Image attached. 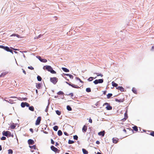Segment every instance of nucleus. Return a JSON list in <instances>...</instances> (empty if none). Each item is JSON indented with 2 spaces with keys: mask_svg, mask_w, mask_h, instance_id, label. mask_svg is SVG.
I'll return each mask as SVG.
<instances>
[{
  "mask_svg": "<svg viewBox=\"0 0 154 154\" xmlns=\"http://www.w3.org/2000/svg\"><path fill=\"white\" fill-rule=\"evenodd\" d=\"M116 88L118 90H120L121 91H124V88L122 86H119Z\"/></svg>",
  "mask_w": 154,
  "mask_h": 154,
  "instance_id": "14",
  "label": "nucleus"
},
{
  "mask_svg": "<svg viewBox=\"0 0 154 154\" xmlns=\"http://www.w3.org/2000/svg\"><path fill=\"white\" fill-rule=\"evenodd\" d=\"M62 69L63 71L65 72H67V69L63 67L62 68Z\"/></svg>",
  "mask_w": 154,
  "mask_h": 154,
  "instance_id": "35",
  "label": "nucleus"
},
{
  "mask_svg": "<svg viewBox=\"0 0 154 154\" xmlns=\"http://www.w3.org/2000/svg\"><path fill=\"white\" fill-rule=\"evenodd\" d=\"M5 50L7 51L10 52L11 53H12L13 54L12 51L11 49H10L7 46L5 47Z\"/></svg>",
  "mask_w": 154,
  "mask_h": 154,
  "instance_id": "11",
  "label": "nucleus"
},
{
  "mask_svg": "<svg viewBox=\"0 0 154 154\" xmlns=\"http://www.w3.org/2000/svg\"><path fill=\"white\" fill-rule=\"evenodd\" d=\"M73 138L75 140H77L78 139V137L77 135H75L73 136Z\"/></svg>",
  "mask_w": 154,
  "mask_h": 154,
  "instance_id": "37",
  "label": "nucleus"
},
{
  "mask_svg": "<svg viewBox=\"0 0 154 154\" xmlns=\"http://www.w3.org/2000/svg\"><path fill=\"white\" fill-rule=\"evenodd\" d=\"M112 85L113 87H116L118 85L117 83H115L114 82H112Z\"/></svg>",
  "mask_w": 154,
  "mask_h": 154,
  "instance_id": "19",
  "label": "nucleus"
},
{
  "mask_svg": "<svg viewBox=\"0 0 154 154\" xmlns=\"http://www.w3.org/2000/svg\"><path fill=\"white\" fill-rule=\"evenodd\" d=\"M119 139L116 137H114L112 138V142L114 143H117L119 141Z\"/></svg>",
  "mask_w": 154,
  "mask_h": 154,
  "instance_id": "8",
  "label": "nucleus"
},
{
  "mask_svg": "<svg viewBox=\"0 0 154 154\" xmlns=\"http://www.w3.org/2000/svg\"><path fill=\"white\" fill-rule=\"evenodd\" d=\"M6 139V138L5 137L3 136L1 138V140H5Z\"/></svg>",
  "mask_w": 154,
  "mask_h": 154,
  "instance_id": "44",
  "label": "nucleus"
},
{
  "mask_svg": "<svg viewBox=\"0 0 154 154\" xmlns=\"http://www.w3.org/2000/svg\"><path fill=\"white\" fill-rule=\"evenodd\" d=\"M62 132L60 130H59L58 131V134L59 136H60L62 135Z\"/></svg>",
  "mask_w": 154,
  "mask_h": 154,
  "instance_id": "26",
  "label": "nucleus"
},
{
  "mask_svg": "<svg viewBox=\"0 0 154 154\" xmlns=\"http://www.w3.org/2000/svg\"><path fill=\"white\" fill-rule=\"evenodd\" d=\"M97 154H101L100 152H98Z\"/></svg>",
  "mask_w": 154,
  "mask_h": 154,
  "instance_id": "64",
  "label": "nucleus"
},
{
  "mask_svg": "<svg viewBox=\"0 0 154 154\" xmlns=\"http://www.w3.org/2000/svg\"><path fill=\"white\" fill-rule=\"evenodd\" d=\"M23 73H24L25 74H26V71H25V70H23Z\"/></svg>",
  "mask_w": 154,
  "mask_h": 154,
  "instance_id": "62",
  "label": "nucleus"
},
{
  "mask_svg": "<svg viewBox=\"0 0 154 154\" xmlns=\"http://www.w3.org/2000/svg\"><path fill=\"white\" fill-rule=\"evenodd\" d=\"M57 94L59 95H62L63 94V92L62 91H59L58 92Z\"/></svg>",
  "mask_w": 154,
  "mask_h": 154,
  "instance_id": "41",
  "label": "nucleus"
},
{
  "mask_svg": "<svg viewBox=\"0 0 154 154\" xmlns=\"http://www.w3.org/2000/svg\"><path fill=\"white\" fill-rule=\"evenodd\" d=\"M42 62L45 63L47 62V60L45 59H42V60L41 61Z\"/></svg>",
  "mask_w": 154,
  "mask_h": 154,
  "instance_id": "38",
  "label": "nucleus"
},
{
  "mask_svg": "<svg viewBox=\"0 0 154 154\" xmlns=\"http://www.w3.org/2000/svg\"><path fill=\"white\" fill-rule=\"evenodd\" d=\"M103 82V79H96L93 82L96 85L99 83H102Z\"/></svg>",
  "mask_w": 154,
  "mask_h": 154,
  "instance_id": "4",
  "label": "nucleus"
},
{
  "mask_svg": "<svg viewBox=\"0 0 154 154\" xmlns=\"http://www.w3.org/2000/svg\"><path fill=\"white\" fill-rule=\"evenodd\" d=\"M6 46H4L3 45H0V48H2L5 50V47Z\"/></svg>",
  "mask_w": 154,
  "mask_h": 154,
  "instance_id": "43",
  "label": "nucleus"
},
{
  "mask_svg": "<svg viewBox=\"0 0 154 154\" xmlns=\"http://www.w3.org/2000/svg\"><path fill=\"white\" fill-rule=\"evenodd\" d=\"M68 143L69 144H72L74 143V141H73L71 140H69L68 141Z\"/></svg>",
  "mask_w": 154,
  "mask_h": 154,
  "instance_id": "33",
  "label": "nucleus"
},
{
  "mask_svg": "<svg viewBox=\"0 0 154 154\" xmlns=\"http://www.w3.org/2000/svg\"><path fill=\"white\" fill-rule=\"evenodd\" d=\"M37 57L39 59V60L41 61V60H42V59L41 57L39 56H38Z\"/></svg>",
  "mask_w": 154,
  "mask_h": 154,
  "instance_id": "51",
  "label": "nucleus"
},
{
  "mask_svg": "<svg viewBox=\"0 0 154 154\" xmlns=\"http://www.w3.org/2000/svg\"><path fill=\"white\" fill-rule=\"evenodd\" d=\"M89 122L90 123H92V120L91 119H90L89 120Z\"/></svg>",
  "mask_w": 154,
  "mask_h": 154,
  "instance_id": "54",
  "label": "nucleus"
},
{
  "mask_svg": "<svg viewBox=\"0 0 154 154\" xmlns=\"http://www.w3.org/2000/svg\"><path fill=\"white\" fill-rule=\"evenodd\" d=\"M112 95V94L109 93L107 95V97L108 99Z\"/></svg>",
  "mask_w": 154,
  "mask_h": 154,
  "instance_id": "24",
  "label": "nucleus"
},
{
  "mask_svg": "<svg viewBox=\"0 0 154 154\" xmlns=\"http://www.w3.org/2000/svg\"><path fill=\"white\" fill-rule=\"evenodd\" d=\"M86 91L87 92H91V89L90 88H87L86 89Z\"/></svg>",
  "mask_w": 154,
  "mask_h": 154,
  "instance_id": "29",
  "label": "nucleus"
},
{
  "mask_svg": "<svg viewBox=\"0 0 154 154\" xmlns=\"http://www.w3.org/2000/svg\"><path fill=\"white\" fill-rule=\"evenodd\" d=\"M43 69L46 70L53 74H55L56 72L53 70L52 68L50 66H45L43 67Z\"/></svg>",
  "mask_w": 154,
  "mask_h": 154,
  "instance_id": "1",
  "label": "nucleus"
},
{
  "mask_svg": "<svg viewBox=\"0 0 154 154\" xmlns=\"http://www.w3.org/2000/svg\"><path fill=\"white\" fill-rule=\"evenodd\" d=\"M68 85L71 86L72 87L74 88H79V87L77 85H75L73 84H71L70 82H68Z\"/></svg>",
  "mask_w": 154,
  "mask_h": 154,
  "instance_id": "7",
  "label": "nucleus"
},
{
  "mask_svg": "<svg viewBox=\"0 0 154 154\" xmlns=\"http://www.w3.org/2000/svg\"><path fill=\"white\" fill-rule=\"evenodd\" d=\"M58 79L56 77L51 78H50V81L54 84H55L57 82Z\"/></svg>",
  "mask_w": 154,
  "mask_h": 154,
  "instance_id": "3",
  "label": "nucleus"
},
{
  "mask_svg": "<svg viewBox=\"0 0 154 154\" xmlns=\"http://www.w3.org/2000/svg\"><path fill=\"white\" fill-rule=\"evenodd\" d=\"M132 128L136 131H138V128L137 126H135L133 127Z\"/></svg>",
  "mask_w": 154,
  "mask_h": 154,
  "instance_id": "23",
  "label": "nucleus"
},
{
  "mask_svg": "<svg viewBox=\"0 0 154 154\" xmlns=\"http://www.w3.org/2000/svg\"><path fill=\"white\" fill-rule=\"evenodd\" d=\"M58 145H59V144L57 143L56 142V143L55 146H57Z\"/></svg>",
  "mask_w": 154,
  "mask_h": 154,
  "instance_id": "59",
  "label": "nucleus"
},
{
  "mask_svg": "<svg viewBox=\"0 0 154 154\" xmlns=\"http://www.w3.org/2000/svg\"><path fill=\"white\" fill-rule=\"evenodd\" d=\"M53 129L54 130L56 131L58 129V126H55L54 127H53Z\"/></svg>",
  "mask_w": 154,
  "mask_h": 154,
  "instance_id": "28",
  "label": "nucleus"
},
{
  "mask_svg": "<svg viewBox=\"0 0 154 154\" xmlns=\"http://www.w3.org/2000/svg\"><path fill=\"white\" fill-rule=\"evenodd\" d=\"M66 75H67V74H63V76L64 77H65V76Z\"/></svg>",
  "mask_w": 154,
  "mask_h": 154,
  "instance_id": "56",
  "label": "nucleus"
},
{
  "mask_svg": "<svg viewBox=\"0 0 154 154\" xmlns=\"http://www.w3.org/2000/svg\"><path fill=\"white\" fill-rule=\"evenodd\" d=\"M106 91H103V94L104 95H105L106 94Z\"/></svg>",
  "mask_w": 154,
  "mask_h": 154,
  "instance_id": "57",
  "label": "nucleus"
},
{
  "mask_svg": "<svg viewBox=\"0 0 154 154\" xmlns=\"http://www.w3.org/2000/svg\"><path fill=\"white\" fill-rule=\"evenodd\" d=\"M68 95L70 96L71 97H72L73 96V94L72 93H71L69 94H68Z\"/></svg>",
  "mask_w": 154,
  "mask_h": 154,
  "instance_id": "49",
  "label": "nucleus"
},
{
  "mask_svg": "<svg viewBox=\"0 0 154 154\" xmlns=\"http://www.w3.org/2000/svg\"><path fill=\"white\" fill-rule=\"evenodd\" d=\"M105 131H100L98 133V134L99 135H101L102 137H103L105 134Z\"/></svg>",
  "mask_w": 154,
  "mask_h": 154,
  "instance_id": "16",
  "label": "nucleus"
},
{
  "mask_svg": "<svg viewBox=\"0 0 154 154\" xmlns=\"http://www.w3.org/2000/svg\"><path fill=\"white\" fill-rule=\"evenodd\" d=\"M29 131L32 132V133H33V130L32 128H30L29 129Z\"/></svg>",
  "mask_w": 154,
  "mask_h": 154,
  "instance_id": "53",
  "label": "nucleus"
},
{
  "mask_svg": "<svg viewBox=\"0 0 154 154\" xmlns=\"http://www.w3.org/2000/svg\"><path fill=\"white\" fill-rule=\"evenodd\" d=\"M64 134H65L66 135H67V133L66 132H64Z\"/></svg>",
  "mask_w": 154,
  "mask_h": 154,
  "instance_id": "58",
  "label": "nucleus"
},
{
  "mask_svg": "<svg viewBox=\"0 0 154 154\" xmlns=\"http://www.w3.org/2000/svg\"><path fill=\"white\" fill-rule=\"evenodd\" d=\"M13 153V151L11 149H9L8 150V154H12Z\"/></svg>",
  "mask_w": 154,
  "mask_h": 154,
  "instance_id": "30",
  "label": "nucleus"
},
{
  "mask_svg": "<svg viewBox=\"0 0 154 154\" xmlns=\"http://www.w3.org/2000/svg\"><path fill=\"white\" fill-rule=\"evenodd\" d=\"M132 91L134 94H136L137 93V90L135 88H133L132 89Z\"/></svg>",
  "mask_w": 154,
  "mask_h": 154,
  "instance_id": "21",
  "label": "nucleus"
},
{
  "mask_svg": "<svg viewBox=\"0 0 154 154\" xmlns=\"http://www.w3.org/2000/svg\"><path fill=\"white\" fill-rule=\"evenodd\" d=\"M51 143L53 144H54V140L52 139H51Z\"/></svg>",
  "mask_w": 154,
  "mask_h": 154,
  "instance_id": "52",
  "label": "nucleus"
},
{
  "mask_svg": "<svg viewBox=\"0 0 154 154\" xmlns=\"http://www.w3.org/2000/svg\"><path fill=\"white\" fill-rule=\"evenodd\" d=\"M128 118V114L127 112L125 113L124 114V118L122 119V122L125 121Z\"/></svg>",
  "mask_w": 154,
  "mask_h": 154,
  "instance_id": "9",
  "label": "nucleus"
},
{
  "mask_svg": "<svg viewBox=\"0 0 154 154\" xmlns=\"http://www.w3.org/2000/svg\"><path fill=\"white\" fill-rule=\"evenodd\" d=\"M51 148L52 150L55 152H57L58 151V149L53 146H51Z\"/></svg>",
  "mask_w": 154,
  "mask_h": 154,
  "instance_id": "10",
  "label": "nucleus"
},
{
  "mask_svg": "<svg viewBox=\"0 0 154 154\" xmlns=\"http://www.w3.org/2000/svg\"><path fill=\"white\" fill-rule=\"evenodd\" d=\"M87 130V126H86V125H84L82 129V131L85 133V132Z\"/></svg>",
  "mask_w": 154,
  "mask_h": 154,
  "instance_id": "12",
  "label": "nucleus"
},
{
  "mask_svg": "<svg viewBox=\"0 0 154 154\" xmlns=\"http://www.w3.org/2000/svg\"><path fill=\"white\" fill-rule=\"evenodd\" d=\"M96 143L97 144H99L100 143V142L99 141H96Z\"/></svg>",
  "mask_w": 154,
  "mask_h": 154,
  "instance_id": "55",
  "label": "nucleus"
},
{
  "mask_svg": "<svg viewBox=\"0 0 154 154\" xmlns=\"http://www.w3.org/2000/svg\"><path fill=\"white\" fill-rule=\"evenodd\" d=\"M94 79V77H89L88 79V80L89 82L91 81H92Z\"/></svg>",
  "mask_w": 154,
  "mask_h": 154,
  "instance_id": "31",
  "label": "nucleus"
},
{
  "mask_svg": "<svg viewBox=\"0 0 154 154\" xmlns=\"http://www.w3.org/2000/svg\"><path fill=\"white\" fill-rule=\"evenodd\" d=\"M3 135L7 137L8 135H10L11 133L9 131H3L2 133Z\"/></svg>",
  "mask_w": 154,
  "mask_h": 154,
  "instance_id": "6",
  "label": "nucleus"
},
{
  "mask_svg": "<svg viewBox=\"0 0 154 154\" xmlns=\"http://www.w3.org/2000/svg\"><path fill=\"white\" fill-rule=\"evenodd\" d=\"M29 110L32 111H33L34 110V107L32 106H29Z\"/></svg>",
  "mask_w": 154,
  "mask_h": 154,
  "instance_id": "20",
  "label": "nucleus"
},
{
  "mask_svg": "<svg viewBox=\"0 0 154 154\" xmlns=\"http://www.w3.org/2000/svg\"><path fill=\"white\" fill-rule=\"evenodd\" d=\"M154 48V46H152V50H153V49Z\"/></svg>",
  "mask_w": 154,
  "mask_h": 154,
  "instance_id": "63",
  "label": "nucleus"
},
{
  "mask_svg": "<svg viewBox=\"0 0 154 154\" xmlns=\"http://www.w3.org/2000/svg\"><path fill=\"white\" fill-rule=\"evenodd\" d=\"M56 112L57 114L58 115H60L61 114V112L60 111H59L58 110H57L56 111Z\"/></svg>",
  "mask_w": 154,
  "mask_h": 154,
  "instance_id": "32",
  "label": "nucleus"
},
{
  "mask_svg": "<svg viewBox=\"0 0 154 154\" xmlns=\"http://www.w3.org/2000/svg\"><path fill=\"white\" fill-rule=\"evenodd\" d=\"M41 84L40 83H36V87L38 89H39L41 88Z\"/></svg>",
  "mask_w": 154,
  "mask_h": 154,
  "instance_id": "18",
  "label": "nucleus"
},
{
  "mask_svg": "<svg viewBox=\"0 0 154 154\" xmlns=\"http://www.w3.org/2000/svg\"><path fill=\"white\" fill-rule=\"evenodd\" d=\"M15 128V126L13 125H11V129H14Z\"/></svg>",
  "mask_w": 154,
  "mask_h": 154,
  "instance_id": "47",
  "label": "nucleus"
},
{
  "mask_svg": "<svg viewBox=\"0 0 154 154\" xmlns=\"http://www.w3.org/2000/svg\"><path fill=\"white\" fill-rule=\"evenodd\" d=\"M41 120V117H38L35 123L36 125H39Z\"/></svg>",
  "mask_w": 154,
  "mask_h": 154,
  "instance_id": "5",
  "label": "nucleus"
},
{
  "mask_svg": "<svg viewBox=\"0 0 154 154\" xmlns=\"http://www.w3.org/2000/svg\"><path fill=\"white\" fill-rule=\"evenodd\" d=\"M11 36H16L18 38H22L19 35H18V34H16V33H14V34H12V35H11Z\"/></svg>",
  "mask_w": 154,
  "mask_h": 154,
  "instance_id": "17",
  "label": "nucleus"
},
{
  "mask_svg": "<svg viewBox=\"0 0 154 154\" xmlns=\"http://www.w3.org/2000/svg\"><path fill=\"white\" fill-rule=\"evenodd\" d=\"M82 151L84 154H88V151L84 149H82Z\"/></svg>",
  "mask_w": 154,
  "mask_h": 154,
  "instance_id": "22",
  "label": "nucleus"
},
{
  "mask_svg": "<svg viewBox=\"0 0 154 154\" xmlns=\"http://www.w3.org/2000/svg\"><path fill=\"white\" fill-rule=\"evenodd\" d=\"M25 105L27 107H29V104L25 102Z\"/></svg>",
  "mask_w": 154,
  "mask_h": 154,
  "instance_id": "48",
  "label": "nucleus"
},
{
  "mask_svg": "<svg viewBox=\"0 0 154 154\" xmlns=\"http://www.w3.org/2000/svg\"><path fill=\"white\" fill-rule=\"evenodd\" d=\"M30 148L33 149H36V146L35 145H33L32 146H29Z\"/></svg>",
  "mask_w": 154,
  "mask_h": 154,
  "instance_id": "36",
  "label": "nucleus"
},
{
  "mask_svg": "<svg viewBox=\"0 0 154 154\" xmlns=\"http://www.w3.org/2000/svg\"><path fill=\"white\" fill-rule=\"evenodd\" d=\"M68 76H69V78L71 79H72L73 78V76L71 74H68Z\"/></svg>",
  "mask_w": 154,
  "mask_h": 154,
  "instance_id": "40",
  "label": "nucleus"
},
{
  "mask_svg": "<svg viewBox=\"0 0 154 154\" xmlns=\"http://www.w3.org/2000/svg\"><path fill=\"white\" fill-rule=\"evenodd\" d=\"M149 134L151 135L154 137V131H152L150 132V133Z\"/></svg>",
  "mask_w": 154,
  "mask_h": 154,
  "instance_id": "39",
  "label": "nucleus"
},
{
  "mask_svg": "<svg viewBox=\"0 0 154 154\" xmlns=\"http://www.w3.org/2000/svg\"><path fill=\"white\" fill-rule=\"evenodd\" d=\"M2 146L1 145H0V151L1 150H2Z\"/></svg>",
  "mask_w": 154,
  "mask_h": 154,
  "instance_id": "61",
  "label": "nucleus"
},
{
  "mask_svg": "<svg viewBox=\"0 0 154 154\" xmlns=\"http://www.w3.org/2000/svg\"><path fill=\"white\" fill-rule=\"evenodd\" d=\"M106 105V108L107 110H111L112 109V106H110V104L107 103H105L103 104V106Z\"/></svg>",
  "mask_w": 154,
  "mask_h": 154,
  "instance_id": "2",
  "label": "nucleus"
},
{
  "mask_svg": "<svg viewBox=\"0 0 154 154\" xmlns=\"http://www.w3.org/2000/svg\"><path fill=\"white\" fill-rule=\"evenodd\" d=\"M96 74L97 76H100L101 77H102L103 76V74L101 73H96Z\"/></svg>",
  "mask_w": 154,
  "mask_h": 154,
  "instance_id": "34",
  "label": "nucleus"
},
{
  "mask_svg": "<svg viewBox=\"0 0 154 154\" xmlns=\"http://www.w3.org/2000/svg\"><path fill=\"white\" fill-rule=\"evenodd\" d=\"M21 106L22 107H24L25 106V102H22L21 104Z\"/></svg>",
  "mask_w": 154,
  "mask_h": 154,
  "instance_id": "25",
  "label": "nucleus"
},
{
  "mask_svg": "<svg viewBox=\"0 0 154 154\" xmlns=\"http://www.w3.org/2000/svg\"><path fill=\"white\" fill-rule=\"evenodd\" d=\"M78 80H79V81L80 82H81V83H83V82L78 77H77L76 78Z\"/></svg>",
  "mask_w": 154,
  "mask_h": 154,
  "instance_id": "42",
  "label": "nucleus"
},
{
  "mask_svg": "<svg viewBox=\"0 0 154 154\" xmlns=\"http://www.w3.org/2000/svg\"><path fill=\"white\" fill-rule=\"evenodd\" d=\"M124 100H124V98L121 99H115V101L116 102H120V103L122 102Z\"/></svg>",
  "mask_w": 154,
  "mask_h": 154,
  "instance_id": "15",
  "label": "nucleus"
},
{
  "mask_svg": "<svg viewBox=\"0 0 154 154\" xmlns=\"http://www.w3.org/2000/svg\"><path fill=\"white\" fill-rule=\"evenodd\" d=\"M37 79H38V80L39 81H41L42 80V78L39 75H38L37 76Z\"/></svg>",
  "mask_w": 154,
  "mask_h": 154,
  "instance_id": "27",
  "label": "nucleus"
},
{
  "mask_svg": "<svg viewBox=\"0 0 154 154\" xmlns=\"http://www.w3.org/2000/svg\"><path fill=\"white\" fill-rule=\"evenodd\" d=\"M72 110L71 107L68 105V111H71Z\"/></svg>",
  "mask_w": 154,
  "mask_h": 154,
  "instance_id": "50",
  "label": "nucleus"
},
{
  "mask_svg": "<svg viewBox=\"0 0 154 154\" xmlns=\"http://www.w3.org/2000/svg\"><path fill=\"white\" fill-rule=\"evenodd\" d=\"M28 68L29 69H31V70H33L34 69V68L32 66H28Z\"/></svg>",
  "mask_w": 154,
  "mask_h": 154,
  "instance_id": "46",
  "label": "nucleus"
},
{
  "mask_svg": "<svg viewBox=\"0 0 154 154\" xmlns=\"http://www.w3.org/2000/svg\"><path fill=\"white\" fill-rule=\"evenodd\" d=\"M41 35H39L38 36H37V37H38V38H39L41 37Z\"/></svg>",
  "mask_w": 154,
  "mask_h": 154,
  "instance_id": "60",
  "label": "nucleus"
},
{
  "mask_svg": "<svg viewBox=\"0 0 154 154\" xmlns=\"http://www.w3.org/2000/svg\"><path fill=\"white\" fill-rule=\"evenodd\" d=\"M28 144L29 145H32L34 143V142L32 140L29 139L28 140Z\"/></svg>",
  "mask_w": 154,
  "mask_h": 154,
  "instance_id": "13",
  "label": "nucleus"
},
{
  "mask_svg": "<svg viewBox=\"0 0 154 154\" xmlns=\"http://www.w3.org/2000/svg\"><path fill=\"white\" fill-rule=\"evenodd\" d=\"M6 73H2L0 75V77H1L2 76H5Z\"/></svg>",
  "mask_w": 154,
  "mask_h": 154,
  "instance_id": "45",
  "label": "nucleus"
}]
</instances>
